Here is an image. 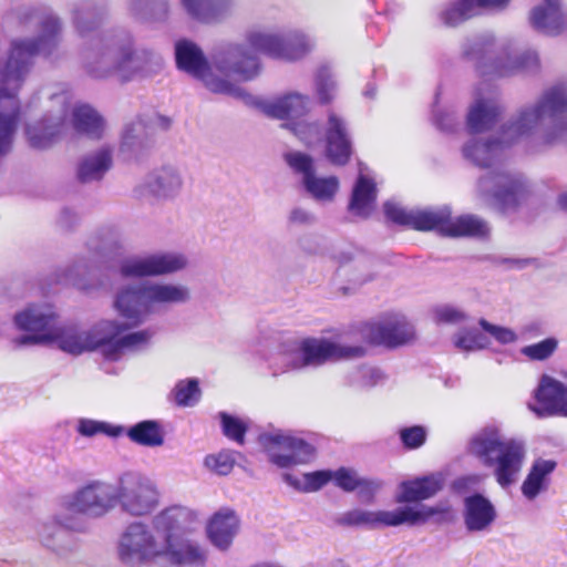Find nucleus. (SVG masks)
Instances as JSON below:
<instances>
[{
    "instance_id": "f257e3e1",
    "label": "nucleus",
    "mask_w": 567,
    "mask_h": 567,
    "mask_svg": "<svg viewBox=\"0 0 567 567\" xmlns=\"http://www.w3.org/2000/svg\"><path fill=\"white\" fill-rule=\"evenodd\" d=\"M27 22L34 19L40 28L35 38H17L0 59V155L11 152L21 115H24V136L34 150H48L60 138L69 116L73 92L66 83H53L34 91L22 104L19 97L37 55L55 60L60 19L52 12L28 9Z\"/></svg>"
},
{
    "instance_id": "f03ea898",
    "label": "nucleus",
    "mask_w": 567,
    "mask_h": 567,
    "mask_svg": "<svg viewBox=\"0 0 567 567\" xmlns=\"http://www.w3.org/2000/svg\"><path fill=\"white\" fill-rule=\"evenodd\" d=\"M199 526L198 514L172 505L153 516L150 524L134 520L118 536L117 556L126 565L148 567L203 566L206 551L183 536Z\"/></svg>"
},
{
    "instance_id": "7ed1b4c3",
    "label": "nucleus",
    "mask_w": 567,
    "mask_h": 567,
    "mask_svg": "<svg viewBox=\"0 0 567 567\" xmlns=\"http://www.w3.org/2000/svg\"><path fill=\"white\" fill-rule=\"evenodd\" d=\"M567 137V82L545 89L502 127L499 140H470L463 147L466 159L491 168L501 163L504 147L520 140L549 145Z\"/></svg>"
},
{
    "instance_id": "20e7f679",
    "label": "nucleus",
    "mask_w": 567,
    "mask_h": 567,
    "mask_svg": "<svg viewBox=\"0 0 567 567\" xmlns=\"http://www.w3.org/2000/svg\"><path fill=\"white\" fill-rule=\"evenodd\" d=\"M103 10L92 3L76 6L72 20L80 38L84 40L80 51L81 68L94 81L116 76L130 81L148 64H157L159 55L146 48L135 49L131 35L124 32H100Z\"/></svg>"
},
{
    "instance_id": "39448f33",
    "label": "nucleus",
    "mask_w": 567,
    "mask_h": 567,
    "mask_svg": "<svg viewBox=\"0 0 567 567\" xmlns=\"http://www.w3.org/2000/svg\"><path fill=\"white\" fill-rule=\"evenodd\" d=\"M189 300V288L178 282L144 281L121 288L115 295L113 307L130 323L106 319L115 328L105 340L103 357L109 361H117L127 353L145 349L154 336L151 329L124 332L146 321L151 315Z\"/></svg>"
},
{
    "instance_id": "423d86ee",
    "label": "nucleus",
    "mask_w": 567,
    "mask_h": 567,
    "mask_svg": "<svg viewBox=\"0 0 567 567\" xmlns=\"http://www.w3.org/2000/svg\"><path fill=\"white\" fill-rule=\"evenodd\" d=\"M177 68L200 81L210 92L235 97H246L245 91L229 76L248 81L257 76L258 63L255 55L248 54L243 45H227L218 50L209 63L202 49L189 40L175 44Z\"/></svg>"
},
{
    "instance_id": "0eeeda50",
    "label": "nucleus",
    "mask_w": 567,
    "mask_h": 567,
    "mask_svg": "<svg viewBox=\"0 0 567 567\" xmlns=\"http://www.w3.org/2000/svg\"><path fill=\"white\" fill-rule=\"evenodd\" d=\"M467 449L483 465L493 468L494 477L503 488L517 481L526 457L523 441L506 437L494 425H487L473 434Z\"/></svg>"
},
{
    "instance_id": "6e6552de",
    "label": "nucleus",
    "mask_w": 567,
    "mask_h": 567,
    "mask_svg": "<svg viewBox=\"0 0 567 567\" xmlns=\"http://www.w3.org/2000/svg\"><path fill=\"white\" fill-rule=\"evenodd\" d=\"M385 216L392 221L410 226L417 230H437L451 237L487 235V224L473 215H465L458 218H451L449 207L435 209H411L406 210L394 202L384 204Z\"/></svg>"
},
{
    "instance_id": "1a4fd4ad",
    "label": "nucleus",
    "mask_w": 567,
    "mask_h": 567,
    "mask_svg": "<svg viewBox=\"0 0 567 567\" xmlns=\"http://www.w3.org/2000/svg\"><path fill=\"white\" fill-rule=\"evenodd\" d=\"M365 348L343 344L324 337H307L291 342L284 353V362L291 370L318 368L328 362L362 358Z\"/></svg>"
},
{
    "instance_id": "9d476101",
    "label": "nucleus",
    "mask_w": 567,
    "mask_h": 567,
    "mask_svg": "<svg viewBox=\"0 0 567 567\" xmlns=\"http://www.w3.org/2000/svg\"><path fill=\"white\" fill-rule=\"evenodd\" d=\"M494 47L493 37L484 35L466 51L471 59L477 60L482 73L505 76L520 71H535L538 68V55L535 51L503 48L496 55Z\"/></svg>"
},
{
    "instance_id": "9b49d317",
    "label": "nucleus",
    "mask_w": 567,
    "mask_h": 567,
    "mask_svg": "<svg viewBox=\"0 0 567 567\" xmlns=\"http://www.w3.org/2000/svg\"><path fill=\"white\" fill-rule=\"evenodd\" d=\"M116 506L131 517L151 515L161 503V493L154 481L137 473L126 472L115 483Z\"/></svg>"
},
{
    "instance_id": "f8f14e48",
    "label": "nucleus",
    "mask_w": 567,
    "mask_h": 567,
    "mask_svg": "<svg viewBox=\"0 0 567 567\" xmlns=\"http://www.w3.org/2000/svg\"><path fill=\"white\" fill-rule=\"evenodd\" d=\"M60 506L69 515L104 517L116 507L115 484L102 480L91 481L62 497Z\"/></svg>"
},
{
    "instance_id": "ddd939ff",
    "label": "nucleus",
    "mask_w": 567,
    "mask_h": 567,
    "mask_svg": "<svg viewBox=\"0 0 567 567\" xmlns=\"http://www.w3.org/2000/svg\"><path fill=\"white\" fill-rule=\"evenodd\" d=\"M246 42L241 43L248 54L257 56L255 52L267 54L275 59L293 61L306 55L312 48L311 41L301 33L280 35L265 30H251L246 35ZM258 72L260 70L258 58Z\"/></svg>"
},
{
    "instance_id": "4468645a",
    "label": "nucleus",
    "mask_w": 567,
    "mask_h": 567,
    "mask_svg": "<svg viewBox=\"0 0 567 567\" xmlns=\"http://www.w3.org/2000/svg\"><path fill=\"white\" fill-rule=\"evenodd\" d=\"M114 328L106 319L100 320L87 328L78 324H59L50 343L55 344L61 351L72 355H80L95 350H99L103 355L105 340L114 331Z\"/></svg>"
},
{
    "instance_id": "2eb2a0df",
    "label": "nucleus",
    "mask_w": 567,
    "mask_h": 567,
    "mask_svg": "<svg viewBox=\"0 0 567 567\" xmlns=\"http://www.w3.org/2000/svg\"><path fill=\"white\" fill-rule=\"evenodd\" d=\"M188 266L186 255L175 250H159L143 256H130L118 264L124 278L163 277L177 274Z\"/></svg>"
},
{
    "instance_id": "dca6fc26",
    "label": "nucleus",
    "mask_w": 567,
    "mask_h": 567,
    "mask_svg": "<svg viewBox=\"0 0 567 567\" xmlns=\"http://www.w3.org/2000/svg\"><path fill=\"white\" fill-rule=\"evenodd\" d=\"M19 330L29 332L14 339L17 346L50 343L59 326L58 313L50 303H32L14 316Z\"/></svg>"
},
{
    "instance_id": "f3484780",
    "label": "nucleus",
    "mask_w": 567,
    "mask_h": 567,
    "mask_svg": "<svg viewBox=\"0 0 567 567\" xmlns=\"http://www.w3.org/2000/svg\"><path fill=\"white\" fill-rule=\"evenodd\" d=\"M260 441L269 461L281 468L306 464L315 458V447L303 439L289 433L264 434Z\"/></svg>"
},
{
    "instance_id": "a211bd4d",
    "label": "nucleus",
    "mask_w": 567,
    "mask_h": 567,
    "mask_svg": "<svg viewBox=\"0 0 567 567\" xmlns=\"http://www.w3.org/2000/svg\"><path fill=\"white\" fill-rule=\"evenodd\" d=\"M478 192L487 202L507 209L524 198L525 185L520 176L496 168L480 178Z\"/></svg>"
},
{
    "instance_id": "6ab92c4d",
    "label": "nucleus",
    "mask_w": 567,
    "mask_h": 567,
    "mask_svg": "<svg viewBox=\"0 0 567 567\" xmlns=\"http://www.w3.org/2000/svg\"><path fill=\"white\" fill-rule=\"evenodd\" d=\"M289 167L302 176L306 192L319 203L333 202L340 184L336 176L320 177L316 175L313 158L301 152H289L285 155Z\"/></svg>"
},
{
    "instance_id": "aec40b11",
    "label": "nucleus",
    "mask_w": 567,
    "mask_h": 567,
    "mask_svg": "<svg viewBox=\"0 0 567 567\" xmlns=\"http://www.w3.org/2000/svg\"><path fill=\"white\" fill-rule=\"evenodd\" d=\"M183 186L182 172L175 166L165 165L150 173L138 186L137 192L141 197L166 202L176 198Z\"/></svg>"
},
{
    "instance_id": "412c9836",
    "label": "nucleus",
    "mask_w": 567,
    "mask_h": 567,
    "mask_svg": "<svg viewBox=\"0 0 567 567\" xmlns=\"http://www.w3.org/2000/svg\"><path fill=\"white\" fill-rule=\"evenodd\" d=\"M536 404L530 410L539 417H567V386L555 378L543 374L535 390Z\"/></svg>"
},
{
    "instance_id": "4be33fe9",
    "label": "nucleus",
    "mask_w": 567,
    "mask_h": 567,
    "mask_svg": "<svg viewBox=\"0 0 567 567\" xmlns=\"http://www.w3.org/2000/svg\"><path fill=\"white\" fill-rule=\"evenodd\" d=\"M365 337L373 344L395 348L414 338V328L404 316L395 313L371 323Z\"/></svg>"
},
{
    "instance_id": "5701e85b",
    "label": "nucleus",
    "mask_w": 567,
    "mask_h": 567,
    "mask_svg": "<svg viewBox=\"0 0 567 567\" xmlns=\"http://www.w3.org/2000/svg\"><path fill=\"white\" fill-rule=\"evenodd\" d=\"M324 138L328 159L334 165L347 164L352 152L351 138L346 122L333 112L328 115Z\"/></svg>"
},
{
    "instance_id": "b1692460",
    "label": "nucleus",
    "mask_w": 567,
    "mask_h": 567,
    "mask_svg": "<svg viewBox=\"0 0 567 567\" xmlns=\"http://www.w3.org/2000/svg\"><path fill=\"white\" fill-rule=\"evenodd\" d=\"M78 519L61 509L52 520L43 522L38 527V538L47 548L62 553L70 547V529H75Z\"/></svg>"
},
{
    "instance_id": "393cba45",
    "label": "nucleus",
    "mask_w": 567,
    "mask_h": 567,
    "mask_svg": "<svg viewBox=\"0 0 567 567\" xmlns=\"http://www.w3.org/2000/svg\"><path fill=\"white\" fill-rule=\"evenodd\" d=\"M463 522L467 532L482 533L491 529L497 518L493 503L482 494L464 498Z\"/></svg>"
},
{
    "instance_id": "a878e982",
    "label": "nucleus",
    "mask_w": 567,
    "mask_h": 567,
    "mask_svg": "<svg viewBox=\"0 0 567 567\" xmlns=\"http://www.w3.org/2000/svg\"><path fill=\"white\" fill-rule=\"evenodd\" d=\"M113 147L106 144L86 152L78 164V179L85 184L102 181L113 166Z\"/></svg>"
},
{
    "instance_id": "bb28decb",
    "label": "nucleus",
    "mask_w": 567,
    "mask_h": 567,
    "mask_svg": "<svg viewBox=\"0 0 567 567\" xmlns=\"http://www.w3.org/2000/svg\"><path fill=\"white\" fill-rule=\"evenodd\" d=\"M240 528V519L235 511L224 507L208 520L207 535L210 543L220 550H227Z\"/></svg>"
},
{
    "instance_id": "cd10ccee",
    "label": "nucleus",
    "mask_w": 567,
    "mask_h": 567,
    "mask_svg": "<svg viewBox=\"0 0 567 567\" xmlns=\"http://www.w3.org/2000/svg\"><path fill=\"white\" fill-rule=\"evenodd\" d=\"M310 97L299 92H288L269 101H262L261 111L274 118H298L310 110Z\"/></svg>"
},
{
    "instance_id": "c85d7f7f",
    "label": "nucleus",
    "mask_w": 567,
    "mask_h": 567,
    "mask_svg": "<svg viewBox=\"0 0 567 567\" xmlns=\"http://www.w3.org/2000/svg\"><path fill=\"white\" fill-rule=\"evenodd\" d=\"M502 106L494 94L477 96L471 104L466 125L471 133H481L489 130L502 114Z\"/></svg>"
},
{
    "instance_id": "c756f323",
    "label": "nucleus",
    "mask_w": 567,
    "mask_h": 567,
    "mask_svg": "<svg viewBox=\"0 0 567 567\" xmlns=\"http://www.w3.org/2000/svg\"><path fill=\"white\" fill-rule=\"evenodd\" d=\"M401 525H421L429 522L447 524L453 522L454 515L449 503H439L434 506L423 504L399 507Z\"/></svg>"
},
{
    "instance_id": "7c9ffc66",
    "label": "nucleus",
    "mask_w": 567,
    "mask_h": 567,
    "mask_svg": "<svg viewBox=\"0 0 567 567\" xmlns=\"http://www.w3.org/2000/svg\"><path fill=\"white\" fill-rule=\"evenodd\" d=\"M530 22L547 34H558L567 28V11L561 8L559 0H544L543 4L532 10Z\"/></svg>"
},
{
    "instance_id": "2f4dec72",
    "label": "nucleus",
    "mask_w": 567,
    "mask_h": 567,
    "mask_svg": "<svg viewBox=\"0 0 567 567\" xmlns=\"http://www.w3.org/2000/svg\"><path fill=\"white\" fill-rule=\"evenodd\" d=\"M339 523L343 526H364L370 528L401 525L399 508L394 511H367L355 508L343 513L339 518Z\"/></svg>"
},
{
    "instance_id": "473e14b6",
    "label": "nucleus",
    "mask_w": 567,
    "mask_h": 567,
    "mask_svg": "<svg viewBox=\"0 0 567 567\" xmlns=\"http://www.w3.org/2000/svg\"><path fill=\"white\" fill-rule=\"evenodd\" d=\"M557 463L554 460L536 458L520 486L522 494L528 501H534L539 494L547 491L550 475Z\"/></svg>"
},
{
    "instance_id": "72a5a7b5",
    "label": "nucleus",
    "mask_w": 567,
    "mask_h": 567,
    "mask_svg": "<svg viewBox=\"0 0 567 567\" xmlns=\"http://www.w3.org/2000/svg\"><path fill=\"white\" fill-rule=\"evenodd\" d=\"M444 485L440 474L424 476L413 481L401 483V492L396 495L398 503H414L424 501L436 495Z\"/></svg>"
},
{
    "instance_id": "f704fd0d",
    "label": "nucleus",
    "mask_w": 567,
    "mask_h": 567,
    "mask_svg": "<svg viewBox=\"0 0 567 567\" xmlns=\"http://www.w3.org/2000/svg\"><path fill=\"white\" fill-rule=\"evenodd\" d=\"M181 3L193 19L210 23L227 17L235 6V0H181Z\"/></svg>"
},
{
    "instance_id": "c9c22d12",
    "label": "nucleus",
    "mask_w": 567,
    "mask_h": 567,
    "mask_svg": "<svg viewBox=\"0 0 567 567\" xmlns=\"http://www.w3.org/2000/svg\"><path fill=\"white\" fill-rule=\"evenodd\" d=\"M338 275L348 282V286L342 287L344 292L354 291L373 280L374 271L372 269V261L365 256L347 258L346 261L341 262Z\"/></svg>"
},
{
    "instance_id": "e433bc0d",
    "label": "nucleus",
    "mask_w": 567,
    "mask_h": 567,
    "mask_svg": "<svg viewBox=\"0 0 567 567\" xmlns=\"http://www.w3.org/2000/svg\"><path fill=\"white\" fill-rule=\"evenodd\" d=\"M377 198V187L372 179L360 169L349 203V210L360 217H368L373 212Z\"/></svg>"
},
{
    "instance_id": "4c0bfd02",
    "label": "nucleus",
    "mask_w": 567,
    "mask_h": 567,
    "mask_svg": "<svg viewBox=\"0 0 567 567\" xmlns=\"http://www.w3.org/2000/svg\"><path fill=\"white\" fill-rule=\"evenodd\" d=\"M511 0H458L457 4L443 13L446 25L455 27L476 16L483 8L504 9Z\"/></svg>"
},
{
    "instance_id": "58836bf2",
    "label": "nucleus",
    "mask_w": 567,
    "mask_h": 567,
    "mask_svg": "<svg viewBox=\"0 0 567 567\" xmlns=\"http://www.w3.org/2000/svg\"><path fill=\"white\" fill-rule=\"evenodd\" d=\"M73 127L92 138H101L105 123L100 113L89 104H79L72 109Z\"/></svg>"
},
{
    "instance_id": "ea45409f",
    "label": "nucleus",
    "mask_w": 567,
    "mask_h": 567,
    "mask_svg": "<svg viewBox=\"0 0 567 567\" xmlns=\"http://www.w3.org/2000/svg\"><path fill=\"white\" fill-rule=\"evenodd\" d=\"M127 437L135 444L158 447L164 444V433L157 421H141L126 431Z\"/></svg>"
},
{
    "instance_id": "a19ab883",
    "label": "nucleus",
    "mask_w": 567,
    "mask_h": 567,
    "mask_svg": "<svg viewBox=\"0 0 567 567\" xmlns=\"http://www.w3.org/2000/svg\"><path fill=\"white\" fill-rule=\"evenodd\" d=\"M332 478V471H317L296 476L284 474V481L297 491L310 493L319 491Z\"/></svg>"
},
{
    "instance_id": "79ce46f5",
    "label": "nucleus",
    "mask_w": 567,
    "mask_h": 567,
    "mask_svg": "<svg viewBox=\"0 0 567 567\" xmlns=\"http://www.w3.org/2000/svg\"><path fill=\"white\" fill-rule=\"evenodd\" d=\"M147 132L143 122L127 124L122 133L121 148L126 152H137L147 144Z\"/></svg>"
},
{
    "instance_id": "37998d69",
    "label": "nucleus",
    "mask_w": 567,
    "mask_h": 567,
    "mask_svg": "<svg viewBox=\"0 0 567 567\" xmlns=\"http://www.w3.org/2000/svg\"><path fill=\"white\" fill-rule=\"evenodd\" d=\"M384 380L382 371L375 367L361 365L349 377V385L359 389L367 390L375 386Z\"/></svg>"
},
{
    "instance_id": "c03bdc74",
    "label": "nucleus",
    "mask_w": 567,
    "mask_h": 567,
    "mask_svg": "<svg viewBox=\"0 0 567 567\" xmlns=\"http://www.w3.org/2000/svg\"><path fill=\"white\" fill-rule=\"evenodd\" d=\"M558 340L556 338H546L537 343L525 346L520 353L532 361H544L550 358L557 350Z\"/></svg>"
},
{
    "instance_id": "a18cd8bd",
    "label": "nucleus",
    "mask_w": 567,
    "mask_h": 567,
    "mask_svg": "<svg viewBox=\"0 0 567 567\" xmlns=\"http://www.w3.org/2000/svg\"><path fill=\"white\" fill-rule=\"evenodd\" d=\"M235 453L231 451H220L216 454H209L204 460V465L217 475L229 474L235 465Z\"/></svg>"
},
{
    "instance_id": "49530a36",
    "label": "nucleus",
    "mask_w": 567,
    "mask_h": 567,
    "mask_svg": "<svg viewBox=\"0 0 567 567\" xmlns=\"http://www.w3.org/2000/svg\"><path fill=\"white\" fill-rule=\"evenodd\" d=\"M89 248L95 251L101 257H106L109 254L118 248L117 235L112 230H101L89 240Z\"/></svg>"
},
{
    "instance_id": "de8ad7c7",
    "label": "nucleus",
    "mask_w": 567,
    "mask_h": 567,
    "mask_svg": "<svg viewBox=\"0 0 567 567\" xmlns=\"http://www.w3.org/2000/svg\"><path fill=\"white\" fill-rule=\"evenodd\" d=\"M454 344L462 351H476L487 347L488 342L485 336L477 330L460 331L454 338Z\"/></svg>"
},
{
    "instance_id": "09e8293b",
    "label": "nucleus",
    "mask_w": 567,
    "mask_h": 567,
    "mask_svg": "<svg viewBox=\"0 0 567 567\" xmlns=\"http://www.w3.org/2000/svg\"><path fill=\"white\" fill-rule=\"evenodd\" d=\"M78 432L83 436H93L97 433L118 436L123 432V429L121 426H113L105 422L91 419H80L78 422Z\"/></svg>"
},
{
    "instance_id": "8fccbe9b",
    "label": "nucleus",
    "mask_w": 567,
    "mask_h": 567,
    "mask_svg": "<svg viewBox=\"0 0 567 567\" xmlns=\"http://www.w3.org/2000/svg\"><path fill=\"white\" fill-rule=\"evenodd\" d=\"M200 396L198 382L195 379L181 381L175 388V401L178 405H194Z\"/></svg>"
},
{
    "instance_id": "3c124183",
    "label": "nucleus",
    "mask_w": 567,
    "mask_h": 567,
    "mask_svg": "<svg viewBox=\"0 0 567 567\" xmlns=\"http://www.w3.org/2000/svg\"><path fill=\"white\" fill-rule=\"evenodd\" d=\"M316 92L321 103H329L336 95V82L327 68H322L316 75Z\"/></svg>"
},
{
    "instance_id": "603ef678",
    "label": "nucleus",
    "mask_w": 567,
    "mask_h": 567,
    "mask_svg": "<svg viewBox=\"0 0 567 567\" xmlns=\"http://www.w3.org/2000/svg\"><path fill=\"white\" fill-rule=\"evenodd\" d=\"M220 420L224 434L236 443L244 444L247 431L246 423L243 420L231 416L225 412L220 413Z\"/></svg>"
},
{
    "instance_id": "864d4df0",
    "label": "nucleus",
    "mask_w": 567,
    "mask_h": 567,
    "mask_svg": "<svg viewBox=\"0 0 567 567\" xmlns=\"http://www.w3.org/2000/svg\"><path fill=\"white\" fill-rule=\"evenodd\" d=\"M480 326L502 344H509L517 341L516 332L509 328L492 324L485 319L480 320Z\"/></svg>"
},
{
    "instance_id": "5fc2aeb1",
    "label": "nucleus",
    "mask_w": 567,
    "mask_h": 567,
    "mask_svg": "<svg viewBox=\"0 0 567 567\" xmlns=\"http://www.w3.org/2000/svg\"><path fill=\"white\" fill-rule=\"evenodd\" d=\"M360 475L351 468L341 467L332 472L331 481L346 492H353L358 486Z\"/></svg>"
},
{
    "instance_id": "6e6d98bb",
    "label": "nucleus",
    "mask_w": 567,
    "mask_h": 567,
    "mask_svg": "<svg viewBox=\"0 0 567 567\" xmlns=\"http://www.w3.org/2000/svg\"><path fill=\"white\" fill-rule=\"evenodd\" d=\"M425 430L422 426H412L401 430L400 436L409 449L420 447L425 441Z\"/></svg>"
},
{
    "instance_id": "4d7b16f0",
    "label": "nucleus",
    "mask_w": 567,
    "mask_h": 567,
    "mask_svg": "<svg viewBox=\"0 0 567 567\" xmlns=\"http://www.w3.org/2000/svg\"><path fill=\"white\" fill-rule=\"evenodd\" d=\"M457 117L450 109H436L434 111V124L444 132H452L457 125Z\"/></svg>"
},
{
    "instance_id": "13d9d810",
    "label": "nucleus",
    "mask_w": 567,
    "mask_h": 567,
    "mask_svg": "<svg viewBox=\"0 0 567 567\" xmlns=\"http://www.w3.org/2000/svg\"><path fill=\"white\" fill-rule=\"evenodd\" d=\"M381 487L382 482L360 476L358 486L355 487L354 491H357L358 496L360 497L361 501L368 502L374 497V495L381 489Z\"/></svg>"
},
{
    "instance_id": "bf43d9fd",
    "label": "nucleus",
    "mask_w": 567,
    "mask_h": 567,
    "mask_svg": "<svg viewBox=\"0 0 567 567\" xmlns=\"http://www.w3.org/2000/svg\"><path fill=\"white\" fill-rule=\"evenodd\" d=\"M292 131L302 142L310 145L319 137V130L315 123L299 122L292 126Z\"/></svg>"
},
{
    "instance_id": "052dcab7",
    "label": "nucleus",
    "mask_w": 567,
    "mask_h": 567,
    "mask_svg": "<svg viewBox=\"0 0 567 567\" xmlns=\"http://www.w3.org/2000/svg\"><path fill=\"white\" fill-rule=\"evenodd\" d=\"M435 317L439 322L443 323H458L466 318L464 312L452 307L439 308L435 312Z\"/></svg>"
},
{
    "instance_id": "680f3d73",
    "label": "nucleus",
    "mask_w": 567,
    "mask_h": 567,
    "mask_svg": "<svg viewBox=\"0 0 567 567\" xmlns=\"http://www.w3.org/2000/svg\"><path fill=\"white\" fill-rule=\"evenodd\" d=\"M288 221L292 225H310L315 221V216L305 208L296 207L290 210Z\"/></svg>"
},
{
    "instance_id": "e2e57ef3",
    "label": "nucleus",
    "mask_w": 567,
    "mask_h": 567,
    "mask_svg": "<svg viewBox=\"0 0 567 567\" xmlns=\"http://www.w3.org/2000/svg\"><path fill=\"white\" fill-rule=\"evenodd\" d=\"M250 567H284V566H281L280 564H277V563L261 561V563H257Z\"/></svg>"
},
{
    "instance_id": "0e129e2a",
    "label": "nucleus",
    "mask_w": 567,
    "mask_h": 567,
    "mask_svg": "<svg viewBox=\"0 0 567 567\" xmlns=\"http://www.w3.org/2000/svg\"><path fill=\"white\" fill-rule=\"evenodd\" d=\"M558 204L563 208H567V192L563 193L558 197Z\"/></svg>"
},
{
    "instance_id": "69168bd1",
    "label": "nucleus",
    "mask_w": 567,
    "mask_h": 567,
    "mask_svg": "<svg viewBox=\"0 0 567 567\" xmlns=\"http://www.w3.org/2000/svg\"><path fill=\"white\" fill-rule=\"evenodd\" d=\"M140 4H141V2H140V1L134 2V3H133V7H132V10L134 11V13H135V14H141V16H143L144 13H143L142 9L140 8Z\"/></svg>"
},
{
    "instance_id": "338daca9",
    "label": "nucleus",
    "mask_w": 567,
    "mask_h": 567,
    "mask_svg": "<svg viewBox=\"0 0 567 567\" xmlns=\"http://www.w3.org/2000/svg\"><path fill=\"white\" fill-rule=\"evenodd\" d=\"M161 9L163 11V16H165L167 13V6H166V3H162L161 4Z\"/></svg>"
},
{
    "instance_id": "774afa93",
    "label": "nucleus",
    "mask_w": 567,
    "mask_h": 567,
    "mask_svg": "<svg viewBox=\"0 0 567 567\" xmlns=\"http://www.w3.org/2000/svg\"><path fill=\"white\" fill-rule=\"evenodd\" d=\"M566 379H567V374H566Z\"/></svg>"
}]
</instances>
